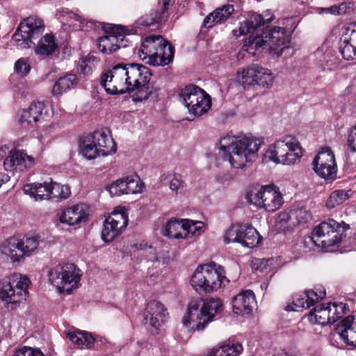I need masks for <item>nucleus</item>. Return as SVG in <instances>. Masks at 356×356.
<instances>
[{"mask_svg": "<svg viewBox=\"0 0 356 356\" xmlns=\"http://www.w3.org/2000/svg\"><path fill=\"white\" fill-rule=\"evenodd\" d=\"M232 32L236 37L250 34L243 48L252 55L268 47L270 54L279 57L291 47L292 31L284 27L266 24H241L238 30Z\"/></svg>", "mask_w": 356, "mask_h": 356, "instance_id": "obj_1", "label": "nucleus"}, {"mask_svg": "<svg viewBox=\"0 0 356 356\" xmlns=\"http://www.w3.org/2000/svg\"><path fill=\"white\" fill-rule=\"evenodd\" d=\"M261 140L252 135H227L219 140V154L231 167L243 168L256 156Z\"/></svg>", "mask_w": 356, "mask_h": 356, "instance_id": "obj_2", "label": "nucleus"}, {"mask_svg": "<svg viewBox=\"0 0 356 356\" xmlns=\"http://www.w3.org/2000/svg\"><path fill=\"white\" fill-rule=\"evenodd\" d=\"M223 305L219 298L205 300L202 307L197 300L191 301L182 320L183 325L191 330H202L214 316L222 311Z\"/></svg>", "mask_w": 356, "mask_h": 356, "instance_id": "obj_3", "label": "nucleus"}, {"mask_svg": "<svg viewBox=\"0 0 356 356\" xmlns=\"http://www.w3.org/2000/svg\"><path fill=\"white\" fill-rule=\"evenodd\" d=\"M227 280L221 266L211 262L199 265L194 271L191 284L197 291L210 293L220 289Z\"/></svg>", "mask_w": 356, "mask_h": 356, "instance_id": "obj_4", "label": "nucleus"}, {"mask_svg": "<svg viewBox=\"0 0 356 356\" xmlns=\"http://www.w3.org/2000/svg\"><path fill=\"white\" fill-rule=\"evenodd\" d=\"M29 282L26 276L16 273L0 280V299L8 309L17 308L26 299Z\"/></svg>", "mask_w": 356, "mask_h": 356, "instance_id": "obj_5", "label": "nucleus"}, {"mask_svg": "<svg viewBox=\"0 0 356 356\" xmlns=\"http://www.w3.org/2000/svg\"><path fill=\"white\" fill-rule=\"evenodd\" d=\"M42 240L39 235H26L22 239L10 238L0 245V253L13 262L36 252Z\"/></svg>", "mask_w": 356, "mask_h": 356, "instance_id": "obj_6", "label": "nucleus"}, {"mask_svg": "<svg viewBox=\"0 0 356 356\" xmlns=\"http://www.w3.org/2000/svg\"><path fill=\"white\" fill-rule=\"evenodd\" d=\"M49 282L55 286L60 293L70 294L77 288L81 278L80 270L74 264H59L48 273Z\"/></svg>", "mask_w": 356, "mask_h": 356, "instance_id": "obj_7", "label": "nucleus"}, {"mask_svg": "<svg viewBox=\"0 0 356 356\" xmlns=\"http://www.w3.org/2000/svg\"><path fill=\"white\" fill-rule=\"evenodd\" d=\"M129 67H134V63L116 65L102 74L100 83L108 93L123 94L130 90L131 83L129 76Z\"/></svg>", "mask_w": 356, "mask_h": 356, "instance_id": "obj_8", "label": "nucleus"}, {"mask_svg": "<svg viewBox=\"0 0 356 356\" xmlns=\"http://www.w3.org/2000/svg\"><path fill=\"white\" fill-rule=\"evenodd\" d=\"M248 201L259 209L268 212L279 209L284 200L279 188L275 186H265L254 188L247 195Z\"/></svg>", "mask_w": 356, "mask_h": 356, "instance_id": "obj_9", "label": "nucleus"}, {"mask_svg": "<svg viewBox=\"0 0 356 356\" xmlns=\"http://www.w3.org/2000/svg\"><path fill=\"white\" fill-rule=\"evenodd\" d=\"M342 224L344 227L341 229V224L331 219L316 226L312 237L314 244L318 247L329 248L339 243L341 240V232L348 227L344 222Z\"/></svg>", "mask_w": 356, "mask_h": 356, "instance_id": "obj_10", "label": "nucleus"}, {"mask_svg": "<svg viewBox=\"0 0 356 356\" xmlns=\"http://www.w3.org/2000/svg\"><path fill=\"white\" fill-rule=\"evenodd\" d=\"M102 29L106 34L100 37L97 42L99 50L104 54H111L120 47H126L123 42L129 35L125 26L115 24H103Z\"/></svg>", "mask_w": 356, "mask_h": 356, "instance_id": "obj_11", "label": "nucleus"}, {"mask_svg": "<svg viewBox=\"0 0 356 356\" xmlns=\"http://www.w3.org/2000/svg\"><path fill=\"white\" fill-rule=\"evenodd\" d=\"M128 216L125 211H114L104 221L102 238L111 242L120 235L128 225Z\"/></svg>", "mask_w": 356, "mask_h": 356, "instance_id": "obj_12", "label": "nucleus"}, {"mask_svg": "<svg viewBox=\"0 0 356 356\" xmlns=\"http://www.w3.org/2000/svg\"><path fill=\"white\" fill-rule=\"evenodd\" d=\"M143 316L145 325L150 327L153 334H157L166 322L168 313L161 302L151 300L146 305Z\"/></svg>", "mask_w": 356, "mask_h": 356, "instance_id": "obj_13", "label": "nucleus"}, {"mask_svg": "<svg viewBox=\"0 0 356 356\" xmlns=\"http://www.w3.org/2000/svg\"><path fill=\"white\" fill-rule=\"evenodd\" d=\"M315 172L325 180L334 179L337 168L333 152L329 147H323L313 161Z\"/></svg>", "mask_w": 356, "mask_h": 356, "instance_id": "obj_14", "label": "nucleus"}, {"mask_svg": "<svg viewBox=\"0 0 356 356\" xmlns=\"http://www.w3.org/2000/svg\"><path fill=\"white\" fill-rule=\"evenodd\" d=\"M44 28L42 24H19L13 38L18 46L29 48L33 44L32 40L38 38L42 34Z\"/></svg>", "mask_w": 356, "mask_h": 356, "instance_id": "obj_15", "label": "nucleus"}, {"mask_svg": "<svg viewBox=\"0 0 356 356\" xmlns=\"http://www.w3.org/2000/svg\"><path fill=\"white\" fill-rule=\"evenodd\" d=\"M136 72L135 76V102H142L148 98L151 90L149 87V82L152 76L149 69L143 65L136 64Z\"/></svg>", "mask_w": 356, "mask_h": 356, "instance_id": "obj_16", "label": "nucleus"}, {"mask_svg": "<svg viewBox=\"0 0 356 356\" xmlns=\"http://www.w3.org/2000/svg\"><path fill=\"white\" fill-rule=\"evenodd\" d=\"M88 216L86 205L78 204L65 209L59 215V221L69 226H74L87 220Z\"/></svg>", "mask_w": 356, "mask_h": 356, "instance_id": "obj_17", "label": "nucleus"}, {"mask_svg": "<svg viewBox=\"0 0 356 356\" xmlns=\"http://www.w3.org/2000/svg\"><path fill=\"white\" fill-rule=\"evenodd\" d=\"M293 136H286L282 139L278 140L270 145L264 154L263 162L280 163V159H283L286 154V152L290 148V145L293 144Z\"/></svg>", "mask_w": 356, "mask_h": 356, "instance_id": "obj_18", "label": "nucleus"}, {"mask_svg": "<svg viewBox=\"0 0 356 356\" xmlns=\"http://www.w3.org/2000/svg\"><path fill=\"white\" fill-rule=\"evenodd\" d=\"M325 296V291H320L319 293L313 290L306 291L300 295H296L291 304L286 306V311H300L303 309H307L313 305L318 300L323 299Z\"/></svg>", "mask_w": 356, "mask_h": 356, "instance_id": "obj_19", "label": "nucleus"}, {"mask_svg": "<svg viewBox=\"0 0 356 356\" xmlns=\"http://www.w3.org/2000/svg\"><path fill=\"white\" fill-rule=\"evenodd\" d=\"M88 137L100 149L102 156H105L115 152L116 145L108 129H101L96 130Z\"/></svg>", "mask_w": 356, "mask_h": 356, "instance_id": "obj_20", "label": "nucleus"}, {"mask_svg": "<svg viewBox=\"0 0 356 356\" xmlns=\"http://www.w3.org/2000/svg\"><path fill=\"white\" fill-rule=\"evenodd\" d=\"M234 312L238 315L250 314L256 306L252 291L245 290L236 295L232 300Z\"/></svg>", "mask_w": 356, "mask_h": 356, "instance_id": "obj_21", "label": "nucleus"}, {"mask_svg": "<svg viewBox=\"0 0 356 356\" xmlns=\"http://www.w3.org/2000/svg\"><path fill=\"white\" fill-rule=\"evenodd\" d=\"M168 44V40L160 35H151L145 37L141 42L138 50V56L142 60H147L154 54H156V49L162 45Z\"/></svg>", "mask_w": 356, "mask_h": 356, "instance_id": "obj_22", "label": "nucleus"}, {"mask_svg": "<svg viewBox=\"0 0 356 356\" xmlns=\"http://www.w3.org/2000/svg\"><path fill=\"white\" fill-rule=\"evenodd\" d=\"M33 161V158L25 152L17 150L10 152L3 162L4 169L6 171H23L26 169Z\"/></svg>", "mask_w": 356, "mask_h": 356, "instance_id": "obj_23", "label": "nucleus"}, {"mask_svg": "<svg viewBox=\"0 0 356 356\" xmlns=\"http://www.w3.org/2000/svg\"><path fill=\"white\" fill-rule=\"evenodd\" d=\"M44 106L42 102L32 103L18 114V121L22 127H33L41 117Z\"/></svg>", "mask_w": 356, "mask_h": 356, "instance_id": "obj_24", "label": "nucleus"}, {"mask_svg": "<svg viewBox=\"0 0 356 356\" xmlns=\"http://www.w3.org/2000/svg\"><path fill=\"white\" fill-rule=\"evenodd\" d=\"M335 330L347 345L353 347L356 339V321L353 316H348L343 319Z\"/></svg>", "mask_w": 356, "mask_h": 356, "instance_id": "obj_25", "label": "nucleus"}, {"mask_svg": "<svg viewBox=\"0 0 356 356\" xmlns=\"http://www.w3.org/2000/svg\"><path fill=\"white\" fill-rule=\"evenodd\" d=\"M157 53L150 56L146 63L154 66H165L172 61L174 49L168 42V44L162 45L156 49Z\"/></svg>", "mask_w": 356, "mask_h": 356, "instance_id": "obj_26", "label": "nucleus"}, {"mask_svg": "<svg viewBox=\"0 0 356 356\" xmlns=\"http://www.w3.org/2000/svg\"><path fill=\"white\" fill-rule=\"evenodd\" d=\"M242 351L241 344L228 340L210 349L206 356H238Z\"/></svg>", "mask_w": 356, "mask_h": 356, "instance_id": "obj_27", "label": "nucleus"}, {"mask_svg": "<svg viewBox=\"0 0 356 356\" xmlns=\"http://www.w3.org/2000/svg\"><path fill=\"white\" fill-rule=\"evenodd\" d=\"M51 179H49V181L26 184L24 186V191L35 200H38L51 198Z\"/></svg>", "mask_w": 356, "mask_h": 356, "instance_id": "obj_28", "label": "nucleus"}, {"mask_svg": "<svg viewBox=\"0 0 356 356\" xmlns=\"http://www.w3.org/2000/svg\"><path fill=\"white\" fill-rule=\"evenodd\" d=\"M241 232L238 243L248 248L256 247L259 243V234L252 226L242 225Z\"/></svg>", "mask_w": 356, "mask_h": 356, "instance_id": "obj_29", "label": "nucleus"}, {"mask_svg": "<svg viewBox=\"0 0 356 356\" xmlns=\"http://www.w3.org/2000/svg\"><path fill=\"white\" fill-rule=\"evenodd\" d=\"M234 13V8L232 5L225 4L223 5L212 13L208 15L204 19L203 22H224L227 20L233 19V15Z\"/></svg>", "mask_w": 356, "mask_h": 356, "instance_id": "obj_30", "label": "nucleus"}, {"mask_svg": "<svg viewBox=\"0 0 356 356\" xmlns=\"http://www.w3.org/2000/svg\"><path fill=\"white\" fill-rule=\"evenodd\" d=\"M202 89L195 86H187L181 90L180 97L190 113H193L196 101L202 97Z\"/></svg>", "mask_w": 356, "mask_h": 356, "instance_id": "obj_31", "label": "nucleus"}, {"mask_svg": "<svg viewBox=\"0 0 356 356\" xmlns=\"http://www.w3.org/2000/svg\"><path fill=\"white\" fill-rule=\"evenodd\" d=\"M184 220L181 221L171 219L166 222L161 230L163 236L170 238H184Z\"/></svg>", "mask_w": 356, "mask_h": 356, "instance_id": "obj_32", "label": "nucleus"}, {"mask_svg": "<svg viewBox=\"0 0 356 356\" xmlns=\"http://www.w3.org/2000/svg\"><path fill=\"white\" fill-rule=\"evenodd\" d=\"M58 48L54 36L51 34L44 35L38 42L35 48V54L41 56L52 54Z\"/></svg>", "mask_w": 356, "mask_h": 356, "instance_id": "obj_33", "label": "nucleus"}, {"mask_svg": "<svg viewBox=\"0 0 356 356\" xmlns=\"http://www.w3.org/2000/svg\"><path fill=\"white\" fill-rule=\"evenodd\" d=\"M260 65L252 64L245 68H243L238 72V79L244 86L255 85L256 79L259 73Z\"/></svg>", "mask_w": 356, "mask_h": 356, "instance_id": "obj_34", "label": "nucleus"}, {"mask_svg": "<svg viewBox=\"0 0 356 356\" xmlns=\"http://www.w3.org/2000/svg\"><path fill=\"white\" fill-rule=\"evenodd\" d=\"M132 182H134L132 176L118 179L109 186V193L112 196H119L123 194H128L131 192L134 193L129 186V184Z\"/></svg>", "mask_w": 356, "mask_h": 356, "instance_id": "obj_35", "label": "nucleus"}, {"mask_svg": "<svg viewBox=\"0 0 356 356\" xmlns=\"http://www.w3.org/2000/svg\"><path fill=\"white\" fill-rule=\"evenodd\" d=\"M329 311L326 306L321 305L314 308L308 315V320L312 324H319L325 325L329 324L330 318H329Z\"/></svg>", "mask_w": 356, "mask_h": 356, "instance_id": "obj_36", "label": "nucleus"}, {"mask_svg": "<svg viewBox=\"0 0 356 356\" xmlns=\"http://www.w3.org/2000/svg\"><path fill=\"white\" fill-rule=\"evenodd\" d=\"M292 141L293 144L290 145V148H289L286 152V154L283 159H280V163H282L284 165L293 164L302 156V148L300 145V143L295 137H293V140Z\"/></svg>", "mask_w": 356, "mask_h": 356, "instance_id": "obj_37", "label": "nucleus"}, {"mask_svg": "<svg viewBox=\"0 0 356 356\" xmlns=\"http://www.w3.org/2000/svg\"><path fill=\"white\" fill-rule=\"evenodd\" d=\"M76 76L74 74H67L59 78L54 83L52 89L54 95H60L75 84Z\"/></svg>", "mask_w": 356, "mask_h": 356, "instance_id": "obj_38", "label": "nucleus"}, {"mask_svg": "<svg viewBox=\"0 0 356 356\" xmlns=\"http://www.w3.org/2000/svg\"><path fill=\"white\" fill-rule=\"evenodd\" d=\"M81 151L83 156L88 160H92L97 156H102L100 149L97 147L95 143L91 141L88 136L83 141L81 146Z\"/></svg>", "mask_w": 356, "mask_h": 356, "instance_id": "obj_39", "label": "nucleus"}, {"mask_svg": "<svg viewBox=\"0 0 356 356\" xmlns=\"http://www.w3.org/2000/svg\"><path fill=\"white\" fill-rule=\"evenodd\" d=\"M184 238L188 236H200L204 231V224L202 221H194L189 219L184 220Z\"/></svg>", "mask_w": 356, "mask_h": 356, "instance_id": "obj_40", "label": "nucleus"}, {"mask_svg": "<svg viewBox=\"0 0 356 356\" xmlns=\"http://www.w3.org/2000/svg\"><path fill=\"white\" fill-rule=\"evenodd\" d=\"M274 79L275 76L270 70L261 66L255 85L262 88H269L273 86Z\"/></svg>", "mask_w": 356, "mask_h": 356, "instance_id": "obj_41", "label": "nucleus"}, {"mask_svg": "<svg viewBox=\"0 0 356 356\" xmlns=\"http://www.w3.org/2000/svg\"><path fill=\"white\" fill-rule=\"evenodd\" d=\"M211 106V97L203 90L202 92V97L199 98L198 100L196 101L193 114L195 115H202L209 110Z\"/></svg>", "mask_w": 356, "mask_h": 356, "instance_id": "obj_42", "label": "nucleus"}, {"mask_svg": "<svg viewBox=\"0 0 356 356\" xmlns=\"http://www.w3.org/2000/svg\"><path fill=\"white\" fill-rule=\"evenodd\" d=\"M349 198V195L344 190H336L333 191L326 202V207L328 209H333L342 204Z\"/></svg>", "mask_w": 356, "mask_h": 356, "instance_id": "obj_43", "label": "nucleus"}, {"mask_svg": "<svg viewBox=\"0 0 356 356\" xmlns=\"http://www.w3.org/2000/svg\"><path fill=\"white\" fill-rule=\"evenodd\" d=\"M56 19L60 22H63V21L71 20L79 22H98L97 21L95 20H88L85 22V19L82 18L81 16L69 10L67 8H62L58 10L56 14Z\"/></svg>", "mask_w": 356, "mask_h": 356, "instance_id": "obj_44", "label": "nucleus"}, {"mask_svg": "<svg viewBox=\"0 0 356 356\" xmlns=\"http://www.w3.org/2000/svg\"><path fill=\"white\" fill-rule=\"evenodd\" d=\"M70 193V188L67 185H61L51 181V198L66 199Z\"/></svg>", "mask_w": 356, "mask_h": 356, "instance_id": "obj_45", "label": "nucleus"}, {"mask_svg": "<svg viewBox=\"0 0 356 356\" xmlns=\"http://www.w3.org/2000/svg\"><path fill=\"white\" fill-rule=\"evenodd\" d=\"M350 3H341L338 6H332L329 8H319L317 9L319 14L342 15L346 13L350 8Z\"/></svg>", "mask_w": 356, "mask_h": 356, "instance_id": "obj_46", "label": "nucleus"}, {"mask_svg": "<svg viewBox=\"0 0 356 356\" xmlns=\"http://www.w3.org/2000/svg\"><path fill=\"white\" fill-rule=\"evenodd\" d=\"M340 52L342 57L347 60H356V47L348 40H344L340 46Z\"/></svg>", "mask_w": 356, "mask_h": 356, "instance_id": "obj_47", "label": "nucleus"}, {"mask_svg": "<svg viewBox=\"0 0 356 356\" xmlns=\"http://www.w3.org/2000/svg\"><path fill=\"white\" fill-rule=\"evenodd\" d=\"M241 225H232L225 232L223 238L225 243H238Z\"/></svg>", "mask_w": 356, "mask_h": 356, "instance_id": "obj_48", "label": "nucleus"}, {"mask_svg": "<svg viewBox=\"0 0 356 356\" xmlns=\"http://www.w3.org/2000/svg\"><path fill=\"white\" fill-rule=\"evenodd\" d=\"M288 218L290 220H296L297 224H301L307 222L309 220H310L312 218V215L308 211H306L304 209H300L291 211L290 213H289Z\"/></svg>", "mask_w": 356, "mask_h": 356, "instance_id": "obj_49", "label": "nucleus"}, {"mask_svg": "<svg viewBox=\"0 0 356 356\" xmlns=\"http://www.w3.org/2000/svg\"><path fill=\"white\" fill-rule=\"evenodd\" d=\"M186 187V183L182 179L181 175L179 174H175L173 177L170 180L169 188L170 189L178 195L181 193V191Z\"/></svg>", "mask_w": 356, "mask_h": 356, "instance_id": "obj_50", "label": "nucleus"}, {"mask_svg": "<svg viewBox=\"0 0 356 356\" xmlns=\"http://www.w3.org/2000/svg\"><path fill=\"white\" fill-rule=\"evenodd\" d=\"M13 356H44L38 348L24 346L17 350Z\"/></svg>", "mask_w": 356, "mask_h": 356, "instance_id": "obj_51", "label": "nucleus"}, {"mask_svg": "<svg viewBox=\"0 0 356 356\" xmlns=\"http://www.w3.org/2000/svg\"><path fill=\"white\" fill-rule=\"evenodd\" d=\"M30 70L31 67L25 58H19L15 64V72L22 76L26 75Z\"/></svg>", "mask_w": 356, "mask_h": 356, "instance_id": "obj_52", "label": "nucleus"}, {"mask_svg": "<svg viewBox=\"0 0 356 356\" xmlns=\"http://www.w3.org/2000/svg\"><path fill=\"white\" fill-rule=\"evenodd\" d=\"M83 337H81L80 342L79 343L78 347L81 348H90L93 344L95 339L88 333L82 332Z\"/></svg>", "mask_w": 356, "mask_h": 356, "instance_id": "obj_53", "label": "nucleus"}, {"mask_svg": "<svg viewBox=\"0 0 356 356\" xmlns=\"http://www.w3.org/2000/svg\"><path fill=\"white\" fill-rule=\"evenodd\" d=\"M332 304L333 305V307L334 308V312L337 313L339 318H341L346 313V311L348 310L346 304L343 302Z\"/></svg>", "mask_w": 356, "mask_h": 356, "instance_id": "obj_54", "label": "nucleus"}, {"mask_svg": "<svg viewBox=\"0 0 356 356\" xmlns=\"http://www.w3.org/2000/svg\"><path fill=\"white\" fill-rule=\"evenodd\" d=\"M67 337L73 343L78 346L79 343L81 341V337H83V334L81 331H69Z\"/></svg>", "mask_w": 356, "mask_h": 356, "instance_id": "obj_55", "label": "nucleus"}, {"mask_svg": "<svg viewBox=\"0 0 356 356\" xmlns=\"http://www.w3.org/2000/svg\"><path fill=\"white\" fill-rule=\"evenodd\" d=\"M135 194L136 193H143L146 191L145 184L143 181V180L135 174Z\"/></svg>", "mask_w": 356, "mask_h": 356, "instance_id": "obj_56", "label": "nucleus"}, {"mask_svg": "<svg viewBox=\"0 0 356 356\" xmlns=\"http://www.w3.org/2000/svg\"><path fill=\"white\" fill-rule=\"evenodd\" d=\"M327 310L329 311V318H330V321H329V323H333L336 322L339 318L338 317L337 313L334 312V308L333 307V305L332 302L328 303L326 305Z\"/></svg>", "mask_w": 356, "mask_h": 356, "instance_id": "obj_57", "label": "nucleus"}, {"mask_svg": "<svg viewBox=\"0 0 356 356\" xmlns=\"http://www.w3.org/2000/svg\"><path fill=\"white\" fill-rule=\"evenodd\" d=\"M261 15L262 16L261 22H271L275 19V15L270 10L264 11Z\"/></svg>", "mask_w": 356, "mask_h": 356, "instance_id": "obj_58", "label": "nucleus"}, {"mask_svg": "<svg viewBox=\"0 0 356 356\" xmlns=\"http://www.w3.org/2000/svg\"><path fill=\"white\" fill-rule=\"evenodd\" d=\"M19 20L20 22H43V20L36 15H30L24 18L21 17Z\"/></svg>", "mask_w": 356, "mask_h": 356, "instance_id": "obj_59", "label": "nucleus"}, {"mask_svg": "<svg viewBox=\"0 0 356 356\" xmlns=\"http://www.w3.org/2000/svg\"><path fill=\"white\" fill-rule=\"evenodd\" d=\"M249 22H261L262 16L261 14H258L254 12H250L249 14Z\"/></svg>", "mask_w": 356, "mask_h": 356, "instance_id": "obj_60", "label": "nucleus"}, {"mask_svg": "<svg viewBox=\"0 0 356 356\" xmlns=\"http://www.w3.org/2000/svg\"><path fill=\"white\" fill-rule=\"evenodd\" d=\"M92 57H89L86 60H83L80 65V67L81 68V70L84 74L88 73L90 70V67H89V70H87L88 67V63H86L88 60L90 62Z\"/></svg>", "mask_w": 356, "mask_h": 356, "instance_id": "obj_61", "label": "nucleus"}, {"mask_svg": "<svg viewBox=\"0 0 356 356\" xmlns=\"http://www.w3.org/2000/svg\"><path fill=\"white\" fill-rule=\"evenodd\" d=\"M52 132H54L53 127L48 126L43 129L42 136H48L49 135H51Z\"/></svg>", "mask_w": 356, "mask_h": 356, "instance_id": "obj_62", "label": "nucleus"}, {"mask_svg": "<svg viewBox=\"0 0 356 356\" xmlns=\"http://www.w3.org/2000/svg\"><path fill=\"white\" fill-rule=\"evenodd\" d=\"M274 356H295L291 352L282 350L274 355Z\"/></svg>", "mask_w": 356, "mask_h": 356, "instance_id": "obj_63", "label": "nucleus"}, {"mask_svg": "<svg viewBox=\"0 0 356 356\" xmlns=\"http://www.w3.org/2000/svg\"><path fill=\"white\" fill-rule=\"evenodd\" d=\"M148 348L145 346L142 347L141 350L138 352V356H147Z\"/></svg>", "mask_w": 356, "mask_h": 356, "instance_id": "obj_64", "label": "nucleus"}]
</instances>
